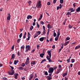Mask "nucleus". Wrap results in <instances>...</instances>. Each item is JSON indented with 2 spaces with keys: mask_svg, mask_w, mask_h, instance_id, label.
Returning a JSON list of instances; mask_svg holds the SVG:
<instances>
[{
  "mask_svg": "<svg viewBox=\"0 0 80 80\" xmlns=\"http://www.w3.org/2000/svg\"><path fill=\"white\" fill-rule=\"evenodd\" d=\"M27 18L28 20L30 19H32V16L31 15H28L27 17Z\"/></svg>",
  "mask_w": 80,
  "mask_h": 80,
  "instance_id": "nucleus-13",
  "label": "nucleus"
},
{
  "mask_svg": "<svg viewBox=\"0 0 80 80\" xmlns=\"http://www.w3.org/2000/svg\"><path fill=\"white\" fill-rule=\"evenodd\" d=\"M51 52H52V51H48L47 52V53L49 55V56H48V58H50V57H52V53H51Z\"/></svg>",
  "mask_w": 80,
  "mask_h": 80,
  "instance_id": "nucleus-6",
  "label": "nucleus"
},
{
  "mask_svg": "<svg viewBox=\"0 0 80 80\" xmlns=\"http://www.w3.org/2000/svg\"><path fill=\"white\" fill-rule=\"evenodd\" d=\"M42 4H41V1H39L38 2V3L37 4V8H41Z\"/></svg>",
  "mask_w": 80,
  "mask_h": 80,
  "instance_id": "nucleus-3",
  "label": "nucleus"
},
{
  "mask_svg": "<svg viewBox=\"0 0 80 80\" xmlns=\"http://www.w3.org/2000/svg\"><path fill=\"white\" fill-rule=\"evenodd\" d=\"M52 73H49V75L48 76L49 77H52Z\"/></svg>",
  "mask_w": 80,
  "mask_h": 80,
  "instance_id": "nucleus-44",
  "label": "nucleus"
},
{
  "mask_svg": "<svg viewBox=\"0 0 80 80\" xmlns=\"http://www.w3.org/2000/svg\"><path fill=\"white\" fill-rule=\"evenodd\" d=\"M57 0H54L53 1V3L55 4V3H56V2H57Z\"/></svg>",
  "mask_w": 80,
  "mask_h": 80,
  "instance_id": "nucleus-54",
  "label": "nucleus"
},
{
  "mask_svg": "<svg viewBox=\"0 0 80 80\" xmlns=\"http://www.w3.org/2000/svg\"><path fill=\"white\" fill-rule=\"evenodd\" d=\"M20 40H21V39L20 38H19V39H18V40H17V42L18 43H19V42H20Z\"/></svg>",
  "mask_w": 80,
  "mask_h": 80,
  "instance_id": "nucleus-41",
  "label": "nucleus"
},
{
  "mask_svg": "<svg viewBox=\"0 0 80 80\" xmlns=\"http://www.w3.org/2000/svg\"><path fill=\"white\" fill-rule=\"evenodd\" d=\"M33 74H31L30 76V78H29V80H32V78H33Z\"/></svg>",
  "mask_w": 80,
  "mask_h": 80,
  "instance_id": "nucleus-17",
  "label": "nucleus"
},
{
  "mask_svg": "<svg viewBox=\"0 0 80 80\" xmlns=\"http://www.w3.org/2000/svg\"><path fill=\"white\" fill-rule=\"evenodd\" d=\"M76 5V4H75V3H74V4H73V5L74 7V8H75V7Z\"/></svg>",
  "mask_w": 80,
  "mask_h": 80,
  "instance_id": "nucleus-59",
  "label": "nucleus"
},
{
  "mask_svg": "<svg viewBox=\"0 0 80 80\" xmlns=\"http://www.w3.org/2000/svg\"><path fill=\"white\" fill-rule=\"evenodd\" d=\"M46 33V32H45V30H43V32H42V35H43V34H45V33Z\"/></svg>",
  "mask_w": 80,
  "mask_h": 80,
  "instance_id": "nucleus-45",
  "label": "nucleus"
},
{
  "mask_svg": "<svg viewBox=\"0 0 80 80\" xmlns=\"http://www.w3.org/2000/svg\"><path fill=\"white\" fill-rule=\"evenodd\" d=\"M47 4L48 5H50V2H48Z\"/></svg>",
  "mask_w": 80,
  "mask_h": 80,
  "instance_id": "nucleus-62",
  "label": "nucleus"
},
{
  "mask_svg": "<svg viewBox=\"0 0 80 80\" xmlns=\"http://www.w3.org/2000/svg\"><path fill=\"white\" fill-rule=\"evenodd\" d=\"M24 68H22V67H19L18 68L19 70H23Z\"/></svg>",
  "mask_w": 80,
  "mask_h": 80,
  "instance_id": "nucleus-25",
  "label": "nucleus"
},
{
  "mask_svg": "<svg viewBox=\"0 0 80 80\" xmlns=\"http://www.w3.org/2000/svg\"><path fill=\"white\" fill-rule=\"evenodd\" d=\"M42 19V18H39V19L38 20V21H40V20H41V19Z\"/></svg>",
  "mask_w": 80,
  "mask_h": 80,
  "instance_id": "nucleus-63",
  "label": "nucleus"
},
{
  "mask_svg": "<svg viewBox=\"0 0 80 80\" xmlns=\"http://www.w3.org/2000/svg\"><path fill=\"white\" fill-rule=\"evenodd\" d=\"M58 38H59V37H58V36L56 37L55 38V41H57V40H58Z\"/></svg>",
  "mask_w": 80,
  "mask_h": 80,
  "instance_id": "nucleus-29",
  "label": "nucleus"
},
{
  "mask_svg": "<svg viewBox=\"0 0 80 80\" xmlns=\"http://www.w3.org/2000/svg\"><path fill=\"white\" fill-rule=\"evenodd\" d=\"M30 48L31 47L30 46V45H27L26 46V50L25 51V52H27L28 51V50H30Z\"/></svg>",
  "mask_w": 80,
  "mask_h": 80,
  "instance_id": "nucleus-1",
  "label": "nucleus"
},
{
  "mask_svg": "<svg viewBox=\"0 0 80 80\" xmlns=\"http://www.w3.org/2000/svg\"><path fill=\"white\" fill-rule=\"evenodd\" d=\"M76 43H77V42H73V43H72V45H75V44H76Z\"/></svg>",
  "mask_w": 80,
  "mask_h": 80,
  "instance_id": "nucleus-49",
  "label": "nucleus"
},
{
  "mask_svg": "<svg viewBox=\"0 0 80 80\" xmlns=\"http://www.w3.org/2000/svg\"><path fill=\"white\" fill-rule=\"evenodd\" d=\"M46 61V59H44L43 60H42L41 62V63H42L43 62H45Z\"/></svg>",
  "mask_w": 80,
  "mask_h": 80,
  "instance_id": "nucleus-28",
  "label": "nucleus"
},
{
  "mask_svg": "<svg viewBox=\"0 0 80 80\" xmlns=\"http://www.w3.org/2000/svg\"><path fill=\"white\" fill-rule=\"evenodd\" d=\"M54 71V69L52 67H50L49 68V70L48 71V73H53Z\"/></svg>",
  "mask_w": 80,
  "mask_h": 80,
  "instance_id": "nucleus-2",
  "label": "nucleus"
},
{
  "mask_svg": "<svg viewBox=\"0 0 80 80\" xmlns=\"http://www.w3.org/2000/svg\"><path fill=\"white\" fill-rule=\"evenodd\" d=\"M40 23L41 25H44V24H45V23H44V22L43 21H41V22H40Z\"/></svg>",
  "mask_w": 80,
  "mask_h": 80,
  "instance_id": "nucleus-30",
  "label": "nucleus"
},
{
  "mask_svg": "<svg viewBox=\"0 0 80 80\" xmlns=\"http://www.w3.org/2000/svg\"><path fill=\"white\" fill-rule=\"evenodd\" d=\"M19 62V61H18V60H17L16 61L15 60L14 61V65H17V63H18Z\"/></svg>",
  "mask_w": 80,
  "mask_h": 80,
  "instance_id": "nucleus-14",
  "label": "nucleus"
},
{
  "mask_svg": "<svg viewBox=\"0 0 80 80\" xmlns=\"http://www.w3.org/2000/svg\"><path fill=\"white\" fill-rule=\"evenodd\" d=\"M2 80H8V79H7V78L5 77L2 78Z\"/></svg>",
  "mask_w": 80,
  "mask_h": 80,
  "instance_id": "nucleus-36",
  "label": "nucleus"
},
{
  "mask_svg": "<svg viewBox=\"0 0 80 80\" xmlns=\"http://www.w3.org/2000/svg\"><path fill=\"white\" fill-rule=\"evenodd\" d=\"M42 28H43V30H45V27L44 26H42Z\"/></svg>",
  "mask_w": 80,
  "mask_h": 80,
  "instance_id": "nucleus-50",
  "label": "nucleus"
},
{
  "mask_svg": "<svg viewBox=\"0 0 80 80\" xmlns=\"http://www.w3.org/2000/svg\"><path fill=\"white\" fill-rule=\"evenodd\" d=\"M71 62L72 63H74L75 62V59H71Z\"/></svg>",
  "mask_w": 80,
  "mask_h": 80,
  "instance_id": "nucleus-31",
  "label": "nucleus"
},
{
  "mask_svg": "<svg viewBox=\"0 0 80 80\" xmlns=\"http://www.w3.org/2000/svg\"><path fill=\"white\" fill-rule=\"evenodd\" d=\"M47 78L48 80H50L52 79V78L50 76H47Z\"/></svg>",
  "mask_w": 80,
  "mask_h": 80,
  "instance_id": "nucleus-20",
  "label": "nucleus"
},
{
  "mask_svg": "<svg viewBox=\"0 0 80 80\" xmlns=\"http://www.w3.org/2000/svg\"><path fill=\"white\" fill-rule=\"evenodd\" d=\"M55 48V45H53L52 46V48H53V49H54Z\"/></svg>",
  "mask_w": 80,
  "mask_h": 80,
  "instance_id": "nucleus-60",
  "label": "nucleus"
},
{
  "mask_svg": "<svg viewBox=\"0 0 80 80\" xmlns=\"http://www.w3.org/2000/svg\"><path fill=\"white\" fill-rule=\"evenodd\" d=\"M10 67V68H11V69L12 70H13L14 69V68H13V67L12 66H9Z\"/></svg>",
  "mask_w": 80,
  "mask_h": 80,
  "instance_id": "nucleus-48",
  "label": "nucleus"
},
{
  "mask_svg": "<svg viewBox=\"0 0 80 80\" xmlns=\"http://www.w3.org/2000/svg\"><path fill=\"white\" fill-rule=\"evenodd\" d=\"M37 33L38 35H40L41 33V32L39 31L37 32Z\"/></svg>",
  "mask_w": 80,
  "mask_h": 80,
  "instance_id": "nucleus-40",
  "label": "nucleus"
},
{
  "mask_svg": "<svg viewBox=\"0 0 80 80\" xmlns=\"http://www.w3.org/2000/svg\"><path fill=\"white\" fill-rule=\"evenodd\" d=\"M44 38H45L44 37L41 38H39V40L40 41V42H43V41L44 40Z\"/></svg>",
  "mask_w": 80,
  "mask_h": 80,
  "instance_id": "nucleus-15",
  "label": "nucleus"
},
{
  "mask_svg": "<svg viewBox=\"0 0 80 80\" xmlns=\"http://www.w3.org/2000/svg\"><path fill=\"white\" fill-rule=\"evenodd\" d=\"M62 71V69H58L57 71L55 72L56 74H58V73H59V72H60L61 71Z\"/></svg>",
  "mask_w": 80,
  "mask_h": 80,
  "instance_id": "nucleus-8",
  "label": "nucleus"
},
{
  "mask_svg": "<svg viewBox=\"0 0 80 80\" xmlns=\"http://www.w3.org/2000/svg\"><path fill=\"white\" fill-rule=\"evenodd\" d=\"M60 3H63V0H60Z\"/></svg>",
  "mask_w": 80,
  "mask_h": 80,
  "instance_id": "nucleus-37",
  "label": "nucleus"
},
{
  "mask_svg": "<svg viewBox=\"0 0 80 80\" xmlns=\"http://www.w3.org/2000/svg\"><path fill=\"white\" fill-rule=\"evenodd\" d=\"M53 36L54 37H55L57 36V34L56 33V32H54L53 33Z\"/></svg>",
  "mask_w": 80,
  "mask_h": 80,
  "instance_id": "nucleus-35",
  "label": "nucleus"
},
{
  "mask_svg": "<svg viewBox=\"0 0 80 80\" xmlns=\"http://www.w3.org/2000/svg\"><path fill=\"white\" fill-rule=\"evenodd\" d=\"M30 36H29V37H28V38H26V40H27V41H28V40H30Z\"/></svg>",
  "mask_w": 80,
  "mask_h": 80,
  "instance_id": "nucleus-51",
  "label": "nucleus"
},
{
  "mask_svg": "<svg viewBox=\"0 0 80 80\" xmlns=\"http://www.w3.org/2000/svg\"><path fill=\"white\" fill-rule=\"evenodd\" d=\"M28 37H30V33L29 32H28Z\"/></svg>",
  "mask_w": 80,
  "mask_h": 80,
  "instance_id": "nucleus-64",
  "label": "nucleus"
},
{
  "mask_svg": "<svg viewBox=\"0 0 80 80\" xmlns=\"http://www.w3.org/2000/svg\"><path fill=\"white\" fill-rule=\"evenodd\" d=\"M8 73L10 75H13L14 73H15V72L13 70H11L8 72Z\"/></svg>",
  "mask_w": 80,
  "mask_h": 80,
  "instance_id": "nucleus-4",
  "label": "nucleus"
},
{
  "mask_svg": "<svg viewBox=\"0 0 80 80\" xmlns=\"http://www.w3.org/2000/svg\"><path fill=\"white\" fill-rule=\"evenodd\" d=\"M76 12L75 13H77V12H79L80 11V7H78L77 9H76Z\"/></svg>",
  "mask_w": 80,
  "mask_h": 80,
  "instance_id": "nucleus-11",
  "label": "nucleus"
},
{
  "mask_svg": "<svg viewBox=\"0 0 80 80\" xmlns=\"http://www.w3.org/2000/svg\"><path fill=\"white\" fill-rule=\"evenodd\" d=\"M44 74L45 75H48V72H47V71H46L44 72Z\"/></svg>",
  "mask_w": 80,
  "mask_h": 80,
  "instance_id": "nucleus-43",
  "label": "nucleus"
},
{
  "mask_svg": "<svg viewBox=\"0 0 80 80\" xmlns=\"http://www.w3.org/2000/svg\"><path fill=\"white\" fill-rule=\"evenodd\" d=\"M11 18V16H8L7 17V20H10Z\"/></svg>",
  "mask_w": 80,
  "mask_h": 80,
  "instance_id": "nucleus-23",
  "label": "nucleus"
},
{
  "mask_svg": "<svg viewBox=\"0 0 80 80\" xmlns=\"http://www.w3.org/2000/svg\"><path fill=\"white\" fill-rule=\"evenodd\" d=\"M80 46L78 45L76 46V47L75 48V50H77V49H78V48H80Z\"/></svg>",
  "mask_w": 80,
  "mask_h": 80,
  "instance_id": "nucleus-18",
  "label": "nucleus"
},
{
  "mask_svg": "<svg viewBox=\"0 0 80 80\" xmlns=\"http://www.w3.org/2000/svg\"><path fill=\"white\" fill-rule=\"evenodd\" d=\"M36 25H37L38 28H39L40 27V25L38 24V23H37Z\"/></svg>",
  "mask_w": 80,
  "mask_h": 80,
  "instance_id": "nucleus-38",
  "label": "nucleus"
},
{
  "mask_svg": "<svg viewBox=\"0 0 80 80\" xmlns=\"http://www.w3.org/2000/svg\"><path fill=\"white\" fill-rule=\"evenodd\" d=\"M49 41L50 42H52V41H53V38H51L49 39Z\"/></svg>",
  "mask_w": 80,
  "mask_h": 80,
  "instance_id": "nucleus-46",
  "label": "nucleus"
},
{
  "mask_svg": "<svg viewBox=\"0 0 80 80\" xmlns=\"http://www.w3.org/2000/svg\"><path fill=\"white\" fill-rule=\"evenodd\" d=\"M22 33H21L19 35V38H22Z\"/></svg>",
  "mask_w": 80,
  "mask_h": 80,
  "instance_id": "nucleus-34",
  "label": "nucleus"
},
{
  "mask_svg": "<svg viewBox=\"0 0 80 80\" xmlns=\"http://www.w3.org/2000/svg\"><path fill=\"white\" fill-rule=\"evenodd\" d=\"M67 74H68L67 72H65L64 73H63L62 75L63 77H65V76L67 75Z\"/></svg>",
  "mask_w": 80,
  "mask_h": 80,
  "instance_id": "nucleus-21",
  "label": "nucleus"
},
{
  "mask_svg": "<svg viewBox=\"0 0 80 80\" xmlns=\"http://www.w3.org/2000/svg\"><path fill=\"white\" fill-rule=\"evenodd\" d=\"M11 49H12V50H13L14 49V45H13L12 47L11 48Z\"/></svg>",
  "mask_w": 80,
  "mask_h": 80,
  "instance_id": "nucleus-58",
  "label": "nucleus"
},
{
  "mask_svg": "<svg viewBox=\"0 0 80 80\" xmlns=\"http://www.w3.org/2000/svg\"><path fill=\"white\" fill-rule=\"evenodd\" d=\"M23 48H25V46L23 45L22 46H21V49H23Z\"/></svg>",
  "mask_w": 80,
  "mask_h": 80,
  "instance_id": "nucleus-42",
  "label": "nucleus"
},
{
  "mask_svg": "<svg viewBox=\"0 0 80 80\" xmlns=\"http://www.w3.org/2000/svg\"><path fill=\"white\" fill-rule=\"evenodd\" d=\"M73 27V25H71L70 24H69L68 25V28H72Z\"/></svg>",
  "mask_w": 80,
  "mask_h": 80,
  "instance_id": "nucleus-24",
  "label": "nucleus"
},
{
  "mask_svg": "<svg viewBox=\"0 0 80 80\" xmlns=\"http://www.w3.org/2000/svg\"><path fill=\"white\" fill-rule=\"evenodd\" d=\"M52 27V26L50 25L49 24H48L47 25V27H48V29H51V27Z\"/></svg>",
  "mask_w": 80,
  "mask_h": 80,
  "instance_id": "nucleus-16",
  "label": "nucleus"
},
{
  "mask_svg": "<svg viewBox=\"0 0 80 80\" xmlns=\"http://www.w3.org/2000/svg\"><path fill=\"white\" fill-rule=\"evenodd\" d=\"M29 58L28 57L26 61V62H25V64H26V65H28V63H29Z\"/></svg>",
  "mask_w": 80,
  "mask_h": 80,
  "instance_id": "nucleus-7",
  "label": "nucleus"
},
{
  "mask_svg": "<svg viewBox=\"0 0 80 80\" xmlns=\"http://www.w3.org/2000/svg\"><path fill=\"white\" fill-rule=\"evenodd\" d=\"M35 51V49H34L32 51L31 53H33Z\"/></svg>",
  "mask_w": 80,
  "mask_h": 80,
  "instance_id": "nucleus-53",
  "label": "nucleus"
},
{
  "mask_svg": "<svg viewBox=\"0 0 80 80\" xmlns=\"http://www.w3.org/2000/svg\"><path fill=\"white\" fill-rule=\"evenodd\" d=\"M15 58V55L14 54H12V58L11 59V60H12V59H13V58Z\"/></svg>",
  "mask_w": 80,
  "mask_h": 80,
  "instance_id": "nucleus-10",
  "label": "nucleus"
},
{
  "mask_svg": "<svg viewBox=\"0 0 80 80\" xmlns=\"http://www.w3.org/2000/svg\"><path fill=\"white\" fill-rule=\"evenodd\" d=\"M46 58H47V60H48L49 62V63H52V62H53V61L52 60H51V57H50L48 58V55L47 56Z\"/></svg>",
  "mask_w": 80,
  "mask_h": 80,
  "instance_id": "nucleus-5",
  "label": "nucleus"
},
{
  "mask_svg": "<svg viewBox=\"0 0 80 80\" xmlns=\"http://www.w3.org/2000/svg\"><path fill=\"white\" fill-rule=\"evenodd\" d=\"M66 15H68V17L69 16V15H71V13H70V12H68L67 14H66Z\"/></svg>",
  "mask_w": 80,
  "mask_h": 80,
  "instance_id": "nucleus-26",
  "label": "nucleus"
},
{
  "mask_svg": "<svg viewBox=\"0 0 80 80\" xmlns=\"http://www.w3.org/2000/svg\"><path fill=\"white\" fill-rule=\"evenodd\" d=\"M60 32H57V37H59V36H60Z\"/></svg>",
  "mask_w": 80,
  "mask_h": 80,
  "instance_id": "nucleus-33",
  "label": "nucleus"
},
{
  "mask_svg": "<svg viewBox=\"0 0 80 80\" xmlns=\"http://www.w3.org/2000/svg\"><path fill=\"white\" fill-rule=\"evenodd\" d=\"M50 67V65L48 64L47 66V68H49Z\"/></svg>",
  "mask_w": 80,
  "mask_h": 80,
  "instance_id": "nucleus-47",
  "label": "nucleus"
},
{
  "mask_svg": "<svg viewBox=\"0 0 80 80\" xmlns=\"http://www.w3.org/2000/svg\"><path fill=\"white\" fill-rule=\"evenodd\" d=\"M44 55H45V54H44V53H41L40 54V57H41V58H43Z\"/></svg>",
  "mask_w": 80,
  "mask_h": 80,
  "instance_id": "nucleus-19",
  "label": "nucleus"
},
{
  "mask_svg": "<svg viewBox=\"0 0 80 80\" xmlns=\"http://www.w3.org/2000/svg\"><path fill=\"white\" fill-rule=\"evenodd\" d=\"M18 73H15L14 74V78L15 79H17V77H18Z\"/></svg>",
  "mask_w": 80,
  "mask_h": 80,
  "instance_id": "nucleus-12",
  "label": "nucleus"
},
{
  "mask_svg": "<svg viewBox=\"0 0 80 80\" xmlns=\"http://www.w3.org/2000/svg\"><path fill=\"white\" fill-rule=\"evenodd\" d=\"M65 23H66V20H65L63 23V25H65Z\"/></svg>",
  "mask_w": 80,
  "mask_h": 80,
  "instance_id": "nucleus-55",
  "label": "nucleus"
},
{
  "mask_svg": "<svg viewBox=\"0 0 80 80\" xmlns=\"http://www.w3.org/2000/svg\"><path fill=\"white\" fill-rule=\"evenodd\" d=\"M67 61L68 62V63H70V59H68L67 60Z\"/></svg>",
  "mask_w": 80,
  "mask_h": 80,
  "instance_id": "nucleus-52",
  "label": "nucleus"
},
{
  "mask_svg": "<svg viewBox=\"0 0 80 80\" xmlns=\"http://www.w3.org/2000/svg\"><path fill=\"white\" fill-rule=\"evenodd\" d=\"M33 28V26H32L30 28V30H32Z\"/></svg>",
  "mask_w": 80,
  "mask_h": 80,
  "instance_id": "nucleus-39",
  "label": "nucleus"
},
{
  "mask_svg": "<svg viewBox=\"0 0 80 80\" xmlns=\"http://www.w3.org/2000/svg\"><path fill=\"white\" fill-rule=\"evenodd\" d=\"M35 63H36V61H32L31 62V66L32 67H33V65H35Z\"/></svg>",
  "mask_w": 80,
  "mask_h": 80,
  "instance_id": "nucleus-9",
  "label": "nucleus"
},
{
  "mask_svg": "<svg viewBox=\"0 0 80 80\" xmlns=\"http://www.w3.org/2000/svg\"><path fill=\"white\" fill-rule=\"evenodd\" d=\"M18 56H20V52H18Z\"/></svg>",
  "mask_w": 80,
  "mask_h": 80,
  "instance_id": "nucleus-57",
  "label": "nucleus"
},
{
  "mask_svg": "<svg viewBox=\"0 0 80 80\" xmlns=\"http://www.w3.org/2000/svg\"><path fill=\"white\" fill-rule=\"evenodd\" d=\"M71 12H73L75 11V9H73V8H72L70 9Z\"/></svg>",
  "mask_w": 80,
  "mask_h": 80,
  "instance_id": "nucleus-22",
  "label": "nucleus"
},
{
  "mask_svg": "<svg viewBox=\"0 0 80 80\" xmlns=\"http://www.w3.org/2000/svg\"><path fill=\"white\" fill-rule=\"evenodd\" d=\"M25 66V63L23 62L21 65V67H24Z\"/></svg>",
  "mask_w": 80,
  "mask_h": 80,
  "instance_id": "nucleus-27",
  "label": "nucleus"
},
{
  "mask_svg": "<svg viewBox=\"0 0 80 80\" xmlns=\"http://www.w3.org/2000/svg\"><path fill=\"white\" fill-rule=\"evenodd\" d=\"M39 48H40V46L39 45H37V48L38 49H39Z\"/></svg>",
  "mask_w": 80,
  "mask_h": 80,
  "instance_id": "nucleus-61",
  "label": "nucleus"
},
{
  "mask_svg": "<svg viewBox=\"0 0 80 80\" xmlns=\"http://www.w3.org/2000/svg\"><path fill=\"white\" fill-rule=\"evenodd\" d=\"M70 39V38L69 37H67L66 39V41H67V40H69Z\"/></svg>",
  "mask_w": 80,
  "mask_h": 80,
  "instance_id": "nucleus-32",
  "label": "nucleus"
},
{
  "mask_svg": "<svg viewBox=\"0 0 80 80\" xmlns=\"http://www.w3.org/2000/svg\"><path fill=\"white\" fill-rule=\"evenodd\" d=\"M35 25H36L35 22H33L32 23L33 26H35Z\"/></svg>",
  "mask_w": 80,
  "mask_h": 80,
  "instance_id": "nucleus-56",
  "label": "nucleus"
}]
</instances>
